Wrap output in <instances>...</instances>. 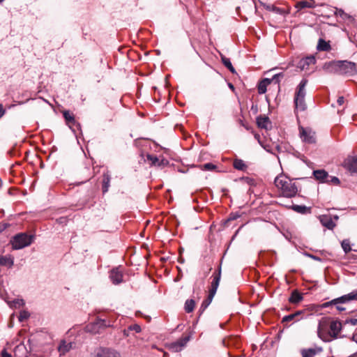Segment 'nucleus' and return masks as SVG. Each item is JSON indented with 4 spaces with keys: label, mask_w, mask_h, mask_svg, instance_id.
I'll return each mask as SVG.
<instances>
[{
    "label": "nucleus",
    "mask_w": 357,
    "mask_h": 357,
    "mask_svg": "<svg viewBox=\"0 0 357 357\" xmlns=\"http://www.w3.org/2000/svg\"><path fill=\"white\" fill-rule=\"evenodd\" d=\"M221 61L223 63V65L232 73H234L235 69L233 67L231 62L229 58H227L226 56L221 55Z\"/></svg>",
    "instance_id": "nucleus-28"
},
{
    "label": "nucleus",
    "mask_w": 357,
    "mask_h": 357,
    "mask_svg": "<svg viewBox=\"0 0 357 357\" xmlns=\"http://www.w3.org/2000/svg\"><path fill=\"white\" fill-rule=\"evenodd\" d=\"M123 273L119 267L113 268L109 273V278L114 284H119L123 282Z\"/></svg>",
    "instance_id": "nucleus-12"
},
{
    "label": "nucleus",
    "mask_w": 357,
    "mask_h": 357,
    "mask_svg": "<svg viewBox=\"0 0 357 357\" xmlns=\"http://www.w3.org/2000/svg\"><path fill=\"white\" fill-rule=\"evenodd\" d=\"M5 110L3 107V105L0 104V118L4 114Z\"/></svg>",
    "instance_id": "nucleus-50"
},
{
    "label": "nucleus",
    "mask_w": 357,
    "mask_h": 357,
    "mask_svg": "<svg viewBox=\"0 0 357 357\" xmlns=\"http://www.w3.org/2000/svg\"><path fill=\"white\" fill-rule=\"evenodd\" d=\"M301 138L305 142L313 144L315 142L314 133L302 128L300 130Z\"/></svg>",
    "instance_id": "nucleus-14"
},
{
    "label": "nucleus",
    "mask_w": 357,
    "mask_h": 357,
    "mask_svg": "<svg viewBox=\"0 0 357 357\" xmlns=\"http://www.w3.org/2000/svg\"><path fill=\"white\" fill-rule=\"evenodd\" d=\"M262 6L266 10L273 11L275 13H279V14L282 13V9L275 6L274 5L269 4V3H262Z\"/></svg>",
    "instance_id": "nucleus-29"
},
{
    "label": "nucleus",
    "mask_w": 357,
    "mask_h": 357,
    "mask_svg": "<svg viewBox=\"0 0 357 357\" xmlns=\"http://www.w3.org/2000/svg\"><path fill=\"white\" fill-rule=\"evenodd\" d=\"M63 115L67 123L69 124L70 127L77 123L74 115L71 114L69 111H64L63 112Z\"/></svg>",
    "instance_id": "nucleus-26"
},
{
    "label": "nucleus",
    "mask_w": 357,
    "mask_h": 357,
    "mask_svg": "<svg viewBox=\"0 0 357 357\" xmlns=\"http://www.w3.org/2000/svg\"><path fill=\"white\" fill-rule=\"evenodd\" d=\"M195 302L193 299H188L185 303V310L186 312H192L195 308Z\"/></svg>",
    "instance_id": "nucleus-30"
},
{
    "label": "nucleus",
    "mask_w": 357,
    "mask_h": 357,
    "mask_svg": "<svg viewBox=\"0 0 357 357\" xmlns=\"http://www.w3.org/2000/svg\"><path fill=\"white\" fill-rule=\"evenodd\" d=\"M159 159L156 155L147 154L146 155V160L150 162L151 165L158 167L160 166Z\"/></svg>",
    "instance_id": "nucleus-32"
},
{
    "label": "nucleus",
    "mask_w": 357,
    "mask_h": 357,
    "mask_svg": "<svg viewBox=\"0 0 357 357\" xmlns=\"http://www.w3.org/2000/svg\"><path fill=\"white\" fill-rule=\"evenodd\" d=\"M319 220L321 224L328 229L333 230L336 226L331 215H321L319 216Z\"/></svg>",
    "instance_id": "nucleus-13"
},
{
    "label": "nucleus",
    "mask_w": 357,
    "mask_h": 357,
    "mask_svg": "<svg viewBox=\"0 0 357 357\" xmlns=\"http://www.w3.org/2000/svg\"><path fill=\"white\" fill-rule=\"evenodd\" d=\"M335 13L343 19H345L347 17V14H346L342 9L337 10Z\"/></svg>",
    "instance_id": "nucleus-45"
},
{
    "label": "nucleus",
    "mask_w": 357,
    "mask_h": 357,
    "mask_svg": "<svg viewBox=\"0 0 357 357\" xmlns=\"http://www.w3.org/2000/svg\"><path fill=\"white\" fill-rule=\"evenodd\" d=\"M29 317H30V314L28 311L22 310L20 313L18 319L20 322H22V321L28 319Z\"/></svg>",
    "instance_id": "nucleus-37"
},
{
    "label": "nucleus",
    "mask_w": 357,
    "mask_h": 357,
    "mask_svg": "<svg viewBox=\"0 0 357 357\" xmlns=\"http://www.w3.org/2000/svg\"><path fill=\"white\" fill-rule=\"evenodd\" d=\"M322 350V348L319 347L303 349L301 351L302 357H314L315 355L321 352Z\"/></svg>",
    "instance_id": "nucleus-19"
},
{
    "label": "nucleus",
    "mask_w": 357,
    "mask_h": 357,
    "mask_svg": "<svg viewBox=\"0 0 357 357\" xmlns=\"http://www.w3.org/2000/svg\"><path fill=\"white\" fill-rule=\"evenodd\" d=\"M112 324L107 323L106 320L98 319L96 321L88 324L86 326V331L93 334H99L102 333L105 328L112 327Z\"/></svg>",
    "instance_id": "nucleus-7"
},
{
    "label": "nucleus",
    "mask_w": 357,
    "mask_h": 357,
    "mask_svg": "<svg viewBox=\"0 0 357 357\" xmlns=\"http://www.w3.org/2000/svg\"><path fill=\"white\" fill-rule=\"evenodd\" d=\"M313 175L317 181L321 183L328 182L329 175L324 169L314 170Z\"/></svg>",
    "instance_id": "nucleus-16"
},
{
    "label": "nucleus",
    "mask_w": 357,
    "mask_h": 357,
    "mask_svg": "<svg viewBox=\"0 0 357 357\" xmlns=\"http://www.w3.org/2000/svg\"><path fill=\"white\" fill-rule=\"evenodd\" d=\"M8 227V225L6 223H0V233L5 230Z\"/></svg>",
    "instance_id": "nucleus-48"
},
{
    "label": "nucleus",
    "mask_w": 357,
    "mask_h": 357,
    "mask_svg": "<svg viewBox=\"0 0 357 357\" xmlns=\"http://www.w3.org/2000/svg\"><path fill=\"white\" fill-rule=\"evenodd\" d=\"M4 0H0V3L3 2Z\"/></svg>",
    "instance_id": "nucleus-56"
},
{
    "label": "nucleus",
    "mask_w": 357,
    "mask_h": 357,
    "mask_svg": "<svg viewBox=\"0 0 357 357\" xmlns=\"http://www.w3.org/2000/svg\"><path fill=\"white\" fill-rule=\"evenodd\" d=\"M68 221L67 217H60L56 220V222L59 225H66Z\"/></svg>",
    "instance_id": "nucleus-44"
},
{
    "label": "nucleus",
    "mask_w": 357,
    "mask_h": 357,
    "mask_svg": "<svg viewBox=\"0 0 357 357\" xmlns=\"http://www.w3.org/2000/svg\"><path fill=\"white\" fill-rule=\"evenodd\" d=\"M24 305V301L23 299H14L13 301L10 303V306L15 308H20V307Z\"/></svg>",
    "instance_id": "nucleus-34"
},
{
    "label": "nucleus",
    "mask_w": 357,
    "mask_h": 357,
    "mask_svg": "<svg viewBox=\"0 0 357 357\" xmlns=\"http://www.w3.org/2000/svg\"><path fill=\"white\" fill-rule=\"evenodd\" d=\"M347 324H350L351 326H357V319L356 318L347 319L343 323L344 327H345Z\"/></svg>",
    "instance_id": "nucleus-40"
},
{
    "label": "nucleus",
    "mask_w": 357,
    "mask_h": 357,
    "mask_svg": "<svg viewBox=\"0 0 357 357\" xmlns=\"http://www.w3.org/2000/svg\"><path fill=\"white\" fill-rule=\"evenodd\" d=\"M313 259H317V260H319V257H314V256H311Z\"/></svg>",
    "instance_id": "nucleus-54"
},
{
    "label": "nucleus",
    "mask_w": 357,
    "mask_h": 357,
    "mask_svg": "<svg viewBox=\"0 0 357 357\" xmlns=\"http://www.w3.org/2000/svg\"><path fill=\"white\" fill-rule=\"evenodd\" d=\"M13 264L14 257L12 255H0V266L10 268L13 267Z\"/></svg>",
    "instance_id": "nucleus-17"
},
{
    "label": "nucleus",
    "mask_w": 357,
    "mask_h": 357,
    "mask_svg": "<svg viewBox=\"0 0 357 357\" xmlns=\"http://www.w3.org/2000/svg\"><path fill=\"white\" fill-rule=\"evenodd\" d=\"M110 181H111V175L109 172L107 171L104 172L102 174V191L103 194H105L108 192L109 188L110 187Z\"/></svg>",
    "instance_id": "nucleus-18"
},
{
    "label": "nucleus",
    "mask_w": 357,
    "mask_h": 357,
    "mask_svg": "<svg viewBox=\"0 0 357 357\" xmlns=\"http://www.w3.org/2000/svg\"><path fill=\"white\" fill-rule=\"evenodd\" d=\"M348 357H357V351L351 354Z\"/></svg>",
    "instance_id": "nucleus-52"
},
{
    "label": "nucleus",
    "mask_w": 357,
    "mask_h": 357,
    "mask_svg": "<svg viewBox=\"0 0 357 357\" xmlns=\"http://www.w3.org/2000/svg\"><path fill=\"white\" fill-rule=\"evenodd\" d=\"M238 217V215H233V217H230L229 220H234L236 219Z\"/></svg>",
    "instance_id": "nucleus-53"
},
{
    "label": "nucleus",
    "mask_w": 357,
    "mask_h": 357,
    "mask_svg": "<svg viewBox=\"0 0 357 357\" xmlns=\"http://www.w3.org/2000/svg\"><path fill=\"white\" fill-rule=\"evenodd\" d=\"M344 167L351 173H357V156L348 158L344 161Z\"/></svg>",
    "instance_id": "nucleus-15"
},
{
    "label": "nucleus",
    "mask_w": 357,
    "mask_h": 357,
    "mask_svg": "<svg viewBox=\"0 0 357 357\" xmlns=\"http://www.w3.org/2000/svg\"><path fill=\"white\" fill-rule=\"evenodd\" d=\"M316 59L314 56H309L301 59L298 63L296 67L301 70H308L311 66H314Z\"/></svg>",
    "instance_id": "nucleus-10"
},
{
    "label": "nucleus",
    "mask_w": 357,
    "mask_h": 357,
    "mask_svg": "<svg viewBox=\"0 0 357 357\" xmlns=\"http://www.w3.org/2000/svg\"><path fill=\"white\" fill-rule=\"evenodd\" d=\"M229 87H230L231 89H234V86H233V85H232L231 84H229Z\"/></svg>",
    "instance_id": "nucleus-55"
},
{
    "label": "nucleus",
    "mask_w": 357,
    "mask_h": 357,
    "mask_svg": "<svg viewBox=\"0 0 357 357\" xmlns=\"http://www.w3.org/2000/svg\"><path fill=\"white\" fill-rule=\"evenodd\" d=\"M317 48L319 51H329L331 50V45L328 42L320 38L318 41Z\"/></svg>",
    "instance_id": "nucleus-27"
},
{
    "label": "nucleus",
    "mask_w": 357,
    "mask_h": 357,
    "mask_svg": "<svg viewBox=\"0 0 357 357\" xmlns=\"http://www.w3.org/2000/svg\"><path fill=\"white\" fill-rule=\"evenodd\" d=\"M352 301H357V289L330 301L325 302L321 304V308H327L335 306L338 311L342 312L345 310V307H342V304L347 303Z\"/></svg>",
    "instance_id": "nucleus-4"
},
{
    "label": "nucleus",
    "mask_w": 357,
    "mask_h": 357,
    "mask_svg": "<svg viewBox=\"0 0 357 357\" xmlns=\"http://www.w3.org/2000/svg\"><path fill=\"white\" fill-rule=\"evenodd\" d=\"M327 183H333L335 185L340 184V180L336 176H329L328 182H326Z\"/></svg>",
    "instance_id": "nucleus-43"
},
{
    "label": "nucleus",
    "mask_w": 357,
    "mask_h": 357,
    "mask_svg": "<svg viewBox=\"0 0 357 357\" xmlns=\"http://www.w3.org/2000/svg\"><path fill=\"white\" fill-rule=\"evenodd\" d=\"M257 123L259 128L267 129L271 123L268 117L260 116L257 118Z\"/></svg>",
    "instance_id": "nucleus-25"
},
{
    "label": "nucleus",
    "mask_w": 357,
    "mask_h": 357,
    "mask_svg": "<svg viewBox=\"0 0 357 357\" xmlns=\"http://www.w3.org/2000/svg\"><path fill=\"white\" fill-rule=\"evenodd\" d=\"M213 298V296H211V295L208 294L207 298L203 301L199 308L200 313H202L208 307V306L211 304Z\"/></svg>",
    "instance_id": "nucleus-33"
},
{
    "label": "nucleus",
    "mask_w": 357,
    "mask_h": 357,
    "mask_svg": "<svg viewBox=\"0 0 357 357\" xmlns=\"http://www.w3.org/2000/svg\"><path fill=\"white\" fill-rule=\"evenodd\" d=\"M274 183L281 195L284 197H294L298 192V188L296 183L293 182V180L284 174H280L276 176Z\"/></svg>",
    "instance_id": "nucleus-3"
},
{
    "label": "nucleus",
    "mask_w": 357,
    "mask_h": 357,
    "mask_svg": "<svg viewBox=\"0 0 357 357\" xmlns=\"http://www.w3.org/2000/svg\"><path fill=\"white\" fill-rule=\"evenodd\" d=\"M189 340H190V337L189 336H185V337H181V338L178 339L176 342L181 347V348L183 349V347H185V345L187 344V343L188 342Z\"/></svg>",
    "instance_id": "nucleus-36"
},
{
    "label": "nucleus",
    "mask_w": 357,
    "mask_h": 357,
    "mask_svg": "<svg viewBox=\"0 0 357 357\" xmlns=\"http://www.w3.org/2000/svg\"><path fill=\"white\" fill-rule=\"evenodd\" d=\"M343 324L339 320H331L329 317H323L317 327V335L324 342H329L339 337L340 331L344 328Z\"/></svg>",
    "instance_id": "nucleus-1"
},
{
    "label": "nucleus",
    "mask_w": 357,
    "mask_h": 357,
    "mask_svg": "<svg viewBox=\"0 0 357 357\" xmlns=\"http://www.w3.org/2000/svg\"><path fill=\"white\" fill-rule=\"evenodd\" d=\"M129 331H134L135 333L141 332V326L138 324H133L128 327Z\"/></svg>",
    "instance_id": "nucleus-42"
},
{
    "label": "nucleus",
    "mask_w": 357,
    "mask_h": 357,
    "mask_svg": "<svg viewBox=\"0 0 357 357\" xmlns=\"http://www.w3.org/2000/svg\"><path fill=\"white\" fill-rule=\"evenodd\" d=\"M303 298V297L302 294L299 293L297 290H294L289 298V301L291 303L295 304L301 302Z\"/></svg>",
    "instance_id": "nucleus-24"
},
{
    "label": "nucleus",
    "mask_w": 357,
    "mask_h": 357,
    "mask_svg": "<svg viewBox=\"0 0 357 357\" xmlns=\"http://www.w3.org/2000/svg\"><path fill=\"white\" fill-rule=\"evenodd\" d=\"M342 247L346 253H348L349 252H350L351 250V248L350 246V243L348 240H344L342 242Z\"/></svg>",
    "instance_id": "nucleus-39"
},
{
    "label": "nucleus",
    "mask_w": 357,
    "mask_h": 357,
    "mask_svg": "<svg viewBox=\"0 0 357 357\" xmlns=\"http://www.w3.org/2000/svg\"><path fill=\"white\" fill-rule=\"evenodd\" d=\"M292 209L299 213L304 214L308 210L307 207L301 205H293Z\"/></svg>",
    "instance_id": "nucleus-35"
},
{
    "label": "nucleus",
    "mask_w": 357,
    "mask_h": 357,
    "mask_svg": "<svg viewBox=\"0 0 357 357\" xmlns=\"http://www.w3.org/2000/svg\"><path fill=\"white\" fill-rule=\"evenodd\" d=\"M169 163V162L164 159V158H162V159H159V164H160V166L159 167H164V166H166Z\"/></svg>",
    "instance_id": "nucleus-46"
},
{
    "label": "nucleus",
    "mask_w": 357,
    "mask_h": 357,
    "mask_svg": "<svg viewBox=\"0 0 357 357\" xmlns=\"http://www.w3.org/2000/svg\"><path fill=\"white\" fill-rule=\"evenodd\" d=\"M94 357H121V354L114 349L100 347L94 351Z\"/></svg>",
    "instance_id": "nucleus-9"
},
{
    "label": "nucleus",
    "mask_w": 357,
    "mask_h": 357,
    "mask_svg": "<svg viewBox=\"0 0 357 357\" xmlns=\"http://www.w3.org/2000/svg\"><path fill=\"white\" fill-rule=\"evenodd\" d=\"M169 348L173 352H178L182 350L181 347L177 344V342L176 341L170 343L169 344Z\"/></svg>",
    "instance_id": "nucleus-38"
},
{
    "label": "nucleus",
    "mask_w": 357,
    "mask_h": 357,
    "mask_svg": "<svg viewBox=\"0 0 357 357\" xmlns=\"http://www.w3.org/2000/svg\"><path fill=\"white\" fill-rule=\"evenodd\" d=\"M73 349V343L72 342H66L65 340H62L58 347V350L60 353V355H64L70 349Z\"/></svg>",
    "instance_id": "nucleus-21"
},
{
    "label": "nucleus",
    "mask_w": 357,
    "mask_h": 357,
    "mask_svg": "<svg viewBox=\"0 0 357 357\" xmlns=\"http://www.w3.org/2000/svg\"><path fill=\"white\" fill-rule=\"evenodd\" d=\"M283 77L282 73L275 74L271 79L264 78L259 82L257 86L258 93L259 94H264L266 92L267 86L271 83L279 84L280 82V77Z\"/></svg>",
    "instance_id": "nucleus-8"
},
{
    "label": "nucleus",
    "mask_w": 357,
    "mask_h": 357,
    "mask_svg": "<svg viewBox=\"0 0 357 357\" xmlns=\"http://www.w3.org/2000/svg\"><path fill=\"white\" fill-rule=\"evenodd\" d=\"M15 357H27V349L24 344H20L14 349Z\"/></svg>",
    "instance_id": "nucleus-22"
},
{
    "label": "nucleus",
    "mask_w": 357,
    "mask_h": 357,
    "mask_svg": "<svg viewBox=\"0 0 357 357\" xmlns=\"http://www.w3.org/2000/svg\"><path fill=\"white\" fill-rule=\"evenodd\" d=\"M315 2L314 0H303L296 3V8L303 9L305 8H314Z\"/></svg>",
    "instance_id": "nucleus-23"
},
{
    "label": "nucleus",
    "mask_w": 357,
    "mask_h": 357,
    "mask_svg": "<svg viewBox=\"0 0 357 357\" xmlns=\"http://www.w3.org/2000/svg\"><path fill=\"white\" fill-rule=\"evenodd\" d=\"M303 313V311L298 310V311H296L294 313H292V314H290L289 315L284 316L282 318V323H285V322H289V321H299L300 319H302L301 314Z\"/></svg>",
    "instance_id": "nucleus-20"
},
{
    "label": "nucleus",
    "mask_w": 357,
    "mask_h": 357,
    "mask_svg": "<svg viewBox=\"0 0 357 357\" xmlns=\"http://www.w3.org/2000/svg\"><path fill=\"white\" fill-rule=\"evenodd\" d=\"M323 69L328 73L338 74L347 77H352L357 74L356 63L347 60L326 63Z\"/></svg>",
    "instance_id": "nucleus-2"
},
{
    "label": "nucleus",
    "mask_w": 357,
    "mask_h": 357,
    "mask_svg": "<svg viewBox=\"0 0 357 357\" xmlns=\"http://www.w3.org/2000/svg\"><path fill=\"white\" fill-rule=\"evenodd\" d=\"M34 239V235L21 232L13 236L10 242L13 250H20L29 246L33 242Z\"/></svg>",
    "instance_id": "nucleus-5"
},
{
    "label": "nucleus",
    "mask_w": 357,
    "mask_h": 357,
    "mask_svg": "<svg viewBox=\"0 0 357 357\" xmlns=\"http://www.w3.org/2000/svg\"><path fill=\"white\" fill-rule=\"evenodd\" d=\"M216 169V165L212 164V163H206L203 165L202 169L206 170V171H212L213 169Z\"/></svg>",
    "instance_id": "nucleus-41"
},
{
    "label": "nucleus",
    "mask_w": 357,
    "mask_h": 357,
    "mask_svg": "<svg viewBox=\"0 0 357 357\" xmlns=\"http://www.w3.org/2000/svg\"><path fill=\"white\" fill-rule=\"evenodd\" d=\"M307 79H303L299 83L294 98L295 108L296 110L304 111L306 108L305 102V86Z\"/></svg>",
    "instance_id": "nucleus-6"
},
{
    "label": "nucleus",
    "mask_w": 357,
    "mask_h": 357,
    "mask_svg": "<svg viewBox=\"0 0 357 357\" xmlns=\"http://www.w3.org/2000/svg\"><path fill=\"white\" fill-rule=\"evenodd\" d=\"M353 341L356 342L357 343V333L352 336Z\"/></svg>",
    "instance_id": "nucleus-51"
},
{
    "label": "nucleus",
    "mask_w": 357,
    "mask_h": 357,
    "mask_svg": "<svg viewBox=\"0 0 357 357\" xmlns=\"http://www.w3.org/2000/svg\"><path fill=\"white\" fill-rule=\"evenodd\" d=\"M213 281L211 282V289L209 290L208 294L211 295V296L214 297V296L217 291L218 287L219 286V283H220V278H221V265H220L217 273L213 274Z\"/></svg>",
    "instance_id": "nucleus-11"
},
{
    "label": "nucleus",
    "mask_w": 357,
    "mask_h": 357,
    "mask_svg": "<svg viewBox=\"0 0 357 357\" xmlns=\"http://www.w3.org/2000/svg\"><path fill=\"white\" fill-rule=\"evenodd\" d=\"M234 167L238 170H245L247 167L244 161L241 159H235L234 161Z\"/></svg>",
    "instance_id": "nucleus-31"
},
{
    "label": "nucleus",
    "mask_w": 357,
    "mask_h": 357,
    "mask_svg": "<svg viewBox=\"0 0 357 357\" xmlns=\"http://www.w3.org/2000/svg\"><path fill=\"white\" fill-rule=\"evenodd\" d=\"M344 102V98L343 96H340L337 98V102L339 105H342Z\"/></svg>",
    "instance_id": "nucleus-47"
},
{
    "label": "nucleus",
    "mask_w": 357,
    "mask_h": 357,
    "mask_svg": "<svg viewBox=\"0 0 357 357\" xmlns=\"http://www.w3.org/2000/svg\"><path fill=\"white\" fill-rule=\"evenodd\" d=\"M1 357H12V356L5 349H3L1 352Z\"/></svg>",
    "instance_id": "nucleus-49"
}]
</instances>
